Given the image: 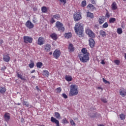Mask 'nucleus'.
I'll list each match as a JSON object with an SVG mask.
<instances>
[{
  "mask_svg": "<svg viewBox=\"0 0 126 126\" xmlns=\"http://www.w3.org/2000/svg\"><path fill=\"white\" fill-rule=\"evenodd\" d=\"M55 26L57 28L58 31H61V32H64V27H63V24L60 21H57L56 23Z\"/></svg>",
  "mask_w": 126,
  "mask_h": 126,
  "instance_id": "obj_4",
  "label": "nucleus"
},
{
  "mask_svg": "<svg viewBox=\"0 0 126 126\" xmlns=\"http://www.w3.org/2000/svg\"><path fill=\"white\" fill-rule=\"evenodd\" d=\"M23 106H26V107H29V102L27 101H23Z\"/></svg>",
  "mask_w": 126,
  "mask_h": 126,
  "instance_id": "obj_38",
  "label": "nucleus"
},
{
  "mask_svg": "<svg viewBox=\"0 0 126 126\" xmlns=\"http://www.w3.org/2000/svg\"><path fill=\"white\" fill-rule=\"evenodd\" d=\"M34 72H35V70H32L31 72V73H34Z\"/></svg>",
  "mask_w": 126,
  "mask_h": 126,
  "instance_id": "obj_58",
  "label": "nucleus"
},
{
  "mask_svg": "<svg viewBox=\"0 0 126 126\" xmlns=\"http://www.w3.org/2000/svg\"><path fill=\"white\" fill-rule=\"evenodd\" d=\"M51 122L56 124V126H60V121H59V120H57V119L55 118L54 117H52L51 118Z\"/></svg>",
  "mask_w": 126,
  "mask_h": 126,
  "instance_id": "obj_12",
  "label": "nucleus"
},
{
  "mask_svg": "<svg viewBox=\"0 0 126 126\" xmlns=\"http://www.w3.org/2000/svg\"><path fill=\"white\" fill-rule=\"evenodd\" d=\"M97 89H98L99 90H100V89H101V90H103V89H102V88H101L100 87H98Z\"/></svg>",
  "mask_w": 126,
  "mask_h": 126,
  "instance_id": "obj_57",
  "label": "nucleus"
},
{
  "mask_svg": "<svg viewBox=\"0 0 126 126\" xmlns=\"http://www.w3.org/2000/svg\"><path fill=\"white\" fill-rule=\"evenodd\" d=\"M102 80H103V82H104V83H105V84H107V83H108L109 84H110V82L107 81L106 79H105V78H103Z\"/></svg>",
  "mask_w": 126,
  "mask_h": 126,
  "instance_id": "obj_47",
  "label": "nucleus"
},
{
  "mask_svg": "<svg viewBox=\"0 0 126 126\" xmlns=\"http://www.w3.org/2000/svg\"><path fill=\"white\" fill-rule=\"evenodd\" d=\"M64 36L66 39H69L71 38V36H72V34H71V32H68L65 33L64 34Z\"/></svg>",
  "mask_w": 126,
  "mask_h": 126,
  "instance_id": "obj_23",
  "label": "nucleus"
},
{
  "mask_svg": "<svg viewBox=\"0 0 126 126\" xmlns=\"http://www.w3.org/2000/svg\"><path fill=\"white\" fill-rule=\"evenodd\" d=\"M1 70L4 71L6 69V67L5 66H4L1 67Z\"/></svg>",
  "mask_w": 126,
  "mask_h": 126,
  "instance_id": "obj_51",
  "label": "nucleus"
},
{
  "mask_svg": "<svg viewBox=\"0 0 126 126\" xmlns=\"http://www.w3.org/2000/svg\"><path fill=\"white\" fill-rule=\"evenodd\" d=\"M86 33L89 35V37H90V38H95V33L91 31L90 29L86 30Z\"/></svg>",
  "mask_w": 126,
  "mask_h": 126,
  "instance_id": "obj_6",
  "label": "nucleus"
},
{
  "mask_svg": "<svg viewBox=\"0 0 126 126\" xmlns=\"http://www.w3.org/2000/svg\"><path fill=\"white\" fill-rule=\"evenodd\" d=\"M17 77H18V78H20V79H21L22 80H24V81L26 80V79H25V78L23 77L22 75H21L19 73H17Z\"/></svg>",
  "mask_w": 126,
  "mask_h": 126,
  "instance_id": "obj_26",
  "label": "nucleus"
},
{
  "mask_svg": "<svg viewBox=\"0 0 126 126\" xmlns=\"http://www.w3.org/2000/svg\"><path fill=\"white\" fill-rule=\"evenodd\" d=\"M101 63L102 64H105V62H104V60H102V61H101Z\"/></svg>",
  "mask_w": 126,
  "mask_h": 126,
  "instance_id": "obj_56",
  "label": "nucleus"
},
{
  "mask_svg": "<svg viewBox=\"0 0 126 126\" xmlns=\"http://www.w3.org/2000/svg\"><path fill=\"white\" fill-rule=\"evenodd\" d=\"M24 42L26 44H28L29 43L30 44H32L33 42V38L31 36H24L23 37Z\"/></svg>",
  "mask_w": 126,
  "mask_h": 126,
  "instance_id": "obj_5",
  "label": "nucleus"
},
{
  "mask_svg": "<svg viewBox=\"0 0 126 126\" xmlns=\"http://www.w3.org/2000/svg\"><path fill=\"white\" fill-rule=\"evenodd\" d=\"M106 20V18L105 16H102L100 17V18L98 19V23L100 24V25H102L105 22V20Z\"/></svg>",
  "mask_w": 126,
  "mask_h": 126,
  "instance_id": "obj_14",
  "label": "nucleus"
},
{
  "mask_svg": "<svg viewBox=\"0 0 126 126\" xmlns=\"http://www.w3.org/2000/svg\"><path fill=\"white\" fill-rule=\"evenodd\" d=\"M51 38L56 41L58 39V35L56 34V33H53L50 35Z\"/></svg>",
  "mask_w": 126,
  "mask_h": 126,
  "instance_id": "obj_22",
  "label": "nucleus"
},
{
  "mask_svg": "<svg viewBox=\"0 0 126 126\" xmlns=\"http://www.w3.org/2000/svg\"><path fill=\"white\" fill-rule=\"evenodd\" d=\"M117 33L119 34H122L123 33V29L121 28L117 29Z\"/></svg>",
  "mask_w": 126,
  "mask_h": 126,
  "instance_id": "obj_37",
  "label": "nucleus"
},
{
  "mask_svg": "<svg viewBox=\"0 0 126 126\" xmlns=\"http://www.w3.org/2000/svg\"><path fill=\"white\" fill-rule=\"evenodd\" d=\"M4 118L5 122H9V120H10V114L6 112L4 115Z\"/></svg>",
  "mask_w": 126,
  "mask_h": 126,
  "instance_id": "obj_15",
  "label": "nucleus"
},
{
  "mask_svg": "<svg viewBox=\"0 0 126 126\" xmlns=\"http://www.w3.org/2000/svg\"><path fill=\"white\" fill-rule=\"evenodd\" d=\"M61 2H63V4H65L66 3V0H58Z\"/></svg>",
  "mask_w": 126,
  "mask_h": 126,
  "instance_id": "obj_48",
  "label": "nucleus"
},
{
  "mask_svg": "<svg viewBox=\"0 0 126 126\" xmlns=\"http://www.w3.org/2000/svg\"><path fill=\"white\" fill-rule=\"evenodd\" d=\"M5 91H6V89L5 87H0V93H1V94L5 93Z\"/></svg>",
  "mask_w": 126,
  "mask_h": 126,
  "instance_id": "obj_25",
  "label": "nucleus"
},
{
  "mask_svg": "<svg viewBox=\"0 0 126 126\" xmlns=\"http://www.w3.org/2000/svg\"><path fill=\"white\" fill-rule=\"evenodd\" d=\"M87 17L93 19V18H94V14L91 13V12H87Z\"/></svg>",
  "mask_w": 126,
  "mask_h": 126,
  "instance_id": "obj_19",
  "label": "nucleus"
},
{
  "mask_svg": "<svg viewBox=\"0 0 126 126\" xmlns=\"http://www.w3.org/2000/svg\"><path fill=\"white\" fill-rule=\"evenodd\" d=\"M53 54V52H51L49 53V55H52Z\"/></svg>",
  "mask_w": 126,
  "mask_h": 126,
  "instance_id": "obj_62",
  "label": "nucleus"
},
{
  "mask_svg": "<svg viewBox=\"0 0 126 126\" xmlns=\"http://www.w3.org/2000/svg\"><path fill=\"white\" fill-rule=\"evenodd\" d=\"M116 21V18H111L109 19V23H115Z\"/></svg>",
  "mask_w": 126,
  "mask_h": 126,
  "instance_id": "obj_35",
  "label": "nucleus"
},
{
  "mask_svg": "<svg viewBox=\"0 0 126 126\" xmlns=\"http://www.w3.org/2000/svg\"><path fill=\"white\" fill-rule=\"evenodd\" d=\"M89 45L91 48H93L95 45V41L93 38H90L89 40Z\"/></svg>",
  "mask_w": 126,
  "mask_h": 126,
  "instance_id": "obj_17",
  "label": "nucleus"
},
{
  "mask_svg": "<svg viewBox=\"0 0 126 126\" xmlns=\"http://www.w3.org/2000/svg\"><path fill=\"white\" fill-rule=\"evenodd\" d=\"M125 59L126 60V53H125Z\"/></svg>",
  "mask_w": 126,
  "mask_h": 126,
  "instance_id": "obj_60",
  "label": "nucleus"
},
{
  "mask_svg": "<svg viewBox=\"0 0 126 126\" xmlns=\"http://www.w3.org/2000/svg\"><path fill=\"white\" fill-rule=\"evenodd\" d=\"M74 20L75 21H79L82 18L81 14H80V12H77L75 15H74Z\"/></svg>",
  "mask_w": 126,
  "mask_h": 126,
  "instance_id": "obj_7",
  "label": "nucleus"
},
{
  "mask_svg": "<svg viewBox=\"0 0 126 126\" xmlns=\"http://www.w3.org/2000/svg\"><path fill=\"white\" fill-rule=\"evenodd\" d=\"M62 96H63V98L64 99H67V95H66V94H63Z\"/></svg>",
  "mask_w": 126,
  "mask_h": 126,
  "instance_id": "obj_50",
  "label": "nucleus"
},
{
  "mask_svg": "<svg viewBox=\"0 0 126 126\" xmlns=\"http://www.w3.org/2000/svg\"><path fill=\"white\" fill-rule=\"evenodd\" d=\"M62 123L63 124H68L69 122L66 120V118H63L62 120Z\"/></svg>",
  "mask_w": 126,
  "mask_h": 126,
  "instance_id": "obj_39",
  "label": "nucleus"
},
{
  "mask_svg": "<svg viewBox=\"0 0 126 126\" xmlns=\"http://www.w3.org/2000/svg\"><path fill=\"white\" fill-rule=\"evenodd\" d=\"M109 27V24H108L107 22H105L103 25L102 26V28H108Z\"/></svg>",
  "mask_w": 126,
  "mask_h": 126,
  "instance_id": "obj_36",
  "label": "nucleus"
},
{
  "mask_svg": "<svg viewBox=\"0 0 126 126\" xmlns=\"http://www.w3.org/2000/svg\"><path fill=\"white\" fill-rule=\"evenodd\" d=\"M36 66L37 68H41L43 66V63L42 62H37L36 63Z\"/></svg>",
  "mask_w": 126,
  "mask_h": 126,
  "instance_id": "obj_29",
  "label": "nucleus"
},
{
  "mask_svg": "<svg viewBox=\"0 0 126 126\" xmlns=\"http://www.w3.org/2000/svg\"><path fill=\"white\" fill-rule=\"evenodd\" d=\"M119 117L121 121H124V120H126V115L124 114L123 113L119 115Z\"/></svg>",
  "mask_w": 126,
  "mask_h": 126,
  "instance_id": "obj_32",
  "label": "nucleus"
},
{
  "mask_svg": "<svg viewBox=\"0 0 126 126\" xmlns=\"http://www.w3.org/2000/svg\"><path fill=\"white\" fill-rule=\"evenodd\" d=\"M74 30L76 32V34L78 35L79 37H83V27L80 23H78L76 24Z\"/></svg>",
  "mask_w": 126,
  "mask_h": 126,
  "instance_id": "obj_1",
  "label": "nucleus"
},
{
  "mask_svg": "<svg viewBox=\"0 0 126 126\" xmlns=\"http://www.w3.org/2000/svg\"><path fill=\"white\" fill-rule=\"evenodd\" d=\"M81 52L83 53L82 54V55H87V54H89V53H88V52L87 51V49H86V48H83L82 49Z\"/></svg>",
  "mask_w": 126,
  "mask_h": 126,
  "instance_id": "obj_27",
  "label": "nucleus"
},
{
  "mask_svg": "<svg viewBox=\"0 0 126 126\" xmlns=\"http://www.w3.org/2000/svg\"><path fill=\"white\" fill-rule=\"evenodd\" d=\"M56 93H61L62 92V88L61 87H59L56 89Z\"/></svg>",
  "mask_w": 126,
  "mask_h": 126,
  "instance_id": "obj_41",
  "label": "nucleus"
},
{
  "mask_svg": "<svg viewBox=\"0 0 126 126\" xmlns=\"http://www.w3.org/2000/svg\"><path fill=\"white\" fill-rule=\"evenodd\" d=\"M53 17L55 19H57V20H59V19H60L61 16H60V14H57L56 15H54L53 16Z\"/></svg>",
  "mask_w": 126,
  "mask_h": 126,
  "instance_id": "obj_34",
  "label": "nucleus"
},
{
  "mask_svg": "<svg viewBox=\"0 0 126 126\" xmlns=\"http://www.w3.org/2000/svg\"><path fill=\"white\" fill-rule=\"evenodd\" d=\"M105 16L106 17H107V18H110V17L111 16L110 15V13L109 12H107L105 14Z\"/></svg>",
  "mask_w": 126,
  "mask_h": 126,
  "instance_id": "obj_45",
  "label": "nucleus"
},
{
  "mask_svg": "<svg viewBox=\"0 0 126 126\" xmlns=\"http://www.w3.org/2000/svg\"><path fill=\"white\" fill-rule=\"evenodd\" d=\"M33 11H37V7H34L33 8Z\"/></svg>",
  "mask_w": 126,
  "mask_h": 126,
  "instance_id": "obj_55",
  "label": "nucleus"
},
{
  "mask_svg": "<svg viewBox=\"0 0 126 126\" xmlns=\"http://www.w3.org/2000/svg\"><path fill=\"white\" fill-rule=\"evenodd\" d=\"M88 7H89L91 9H94L95 7L92 4H89L88 5Z\"/></svg>",
  "mask_w": 126,
  "mask_h": 126,
  "instance_id": "obj_40",
  "label": "nucleus"
},
{
  "mask_svg": "<svg viewBox=\"0 0 126 126\" xmlns=\"http://www.w3.org/2000/svg\"><path fill=\"white\" fill-rule=\"evenodd\" d=\"M98 126H104V125H101V124H100V125H98Z\"/></svg>",
  "mask_w": 126,
  "mask_h": 126,
  "instance_id": "obj_61",
  "label": "nucleus"
},
{
  "mask_svg": "<svg viewBox=\"0 0 126 126\" xmlns=\"http://www.w3.org/2000/svg\"><path fill=\"white\" fill-rule=\"evenodd\" d=\"M44 49L46 52H50L51 51V44L47 43L43 46Z\"/></svg>",
  "mask_w": 126,
  "mask_h": 126,
  "instance_id": "obj_13",
  "label": "nucleus"
},
{
  "mask_svg": "<svg viewBox=\"0 0 126 126\" xmlns=\"http://www.w3.org/2000/svg\"><path fill=\"white\" fill-rule=\"evenodd\" d=\"M50 22L51 23H55V22H56V21L55 20L53 17L51 18Z\"/></svg>",
  "mask_w": 126,
  "mask_h": 126,
  "instance_id": "obj_49",
  "label": "nucleus"
},
{
  "mask_svg": "<svg viewBox=\"0 0 126 126\" xmlns=\"http://www.w3.org/2000/svg\"><path fill=\"white\" fill-rule=\"evenodd\" d=\"M68 49L69 50V53H72V52L74 51V47H73V45L71 43L69 44Z\"/></svg>",
  "mask_w": 126,
  "mask_h": 126,
  "instance_id": "obj_21",
  "label": "nucleus"
},
{
  "mask_svg": "<svg viewBox=\"0 0 126 126\" xmlns=\"http://www.w3.org/2000/svg\"><path fill=\"white\" fill-rule=\"evenodd\" d=\"M43 74L45 76H49V75H50V73L48 70H44L43 71Z\"/></svg>",
  "mask_w": 126,
  "mask_h": 126,
  "instance_id": "obj_30",
  "label": "nucleus"
},
{
  "mask_svg": "<svg viewBox=\"0 0 126 126\" xmlns=\"http://www.w3.org/2000/svg\"><path fill=\"white\" fill-rule=\"evenodd\" d=\"M99 34L100 35V36H101V37H106V36H107V33H106V32L103 30H101L100 31H99Z\"/></svg>",
  "mask_w": 126,
  "mask_h": 126,
  "instance_id": "obj_24",
  "label": "nucleus"
},
{
  "mask_svg": "<svg viewBox=\"0 0 126 126\" xmlns=\"http://www.w3.org/2000/svg\"><path fill=\"white\" fill-rule=\"evenodd\" d=\"M91 3H93V4H96V2H95L94 0H92Z\"/></svg>",
  "mask_w": 126,
  "mask_h": 126,
  "instance_id": "obj_54",
  "label": "nucleus"
},
{
  "mask_svg": "<svg viewBox=\"0 0 126 126\" xmlns=\"http://www.w3.org/2000/svg\"><path fill=\"white\" fill-rule=\"evenodd\" d=\"M78 87L76 85H71L69 92L70 96H76L78 94Z\"/></svg>",
  "mask_w": 126,
  "mask_h": 126,
  "instance_id": "obj_2",
  "label": "nucleus"
},
{
  "mask_svg": "<svg viewBox=\"0 0 126 126\" xmlns=\"http://www.w3.org/2000/svg\"><path fill=\"white\" fill-rule=\"evenodd\" d=\"M79 59L82 63H87L89 61V54H79Z\"/></svg>",
  "mask_w": 126,
  "mask_h": 126,
  "instance_id": "obj_3",
  "label": "nucleus"
},
{
  "mask_svg": "<svg viewBox=\"0 0 126 126\" xmlns=\"http://www.w3.org/2000/svg\"><path fill=\"white\" fill-rule=\"evenodd\" d=\"M41 11L43 13H46L48 11V8L46 6H42L41 7Z\"/></svg>",
  "mask_w": 126,
  "mask_h": 126,
  "instance_id": "obj_31",
  "label": "nucleus"
},
{
  "mask_svg": "<svg viewBox=\"0 0 126 126\" xmlns=\"http://www.w3.org/2000/svg\"><path fill=\"white\" fill-rule=\"evenodd\" d=\"M29 66L30 68H33V67L35 66V63H34V62L32 60H31V63L29 64Z\"/></svg>",
  "mask_w": 126,
  "mask_h": 126,
  "instance_id": "obj_28",
  "label": "nucleus"
},
{
  "mask_svg": "<svg viewBox=\"0 0 126 126\" xmlns=\"http://www.w3.org/2000/svg\"><path fill=\"white\" fill-rule=\"evenodd\" d=\"M111 9L112 10H116L118 9V5H117L116 2H113L111 4Z\"/></svg>",
  "mask_w": 126,
  "mask_h": 126,
  "instance_id": "obj_18",
  "label": "nucleus"
},
{
  "mask_svg": "<svg viewBox=\"0 0 126 126\" xmlns=\"http://www.w3.org/2000/svg\"><path fill=\"white\" fill-rule=\"evenodd\" d=\"M26 27L29 28V29H32V28H34V25L30 20H28L26 23Z\"/></svg>",
  "mask_w": 126,
  "mask_h": 126,
  "instance_id": "obj_9",
  "label": "nucleus"
},
{
  "mask_svg": "<svg viewBox=\"0 0 126 126\" xmlns=\"http://www.w3.org/2000/svg\"><path fill=\"white\" fill-rule=\"evenodd\" d=\"M32 78H35V76H32Z\"/></svg>",
  "mask_w": 126,
  "mask_h": 126,
  "instance_id": "obj_63",
  "label": "nucleus"
},
{
  "mask_svg": "<svg viewBox=\"0 0 126 126\" xmlns=\"http://www.w3.org/2000/svg\"><path fill=\"white\" fill-rule=\"evenodd\" d=\"M65 79L68 82H70V81H72V77L71 75H66L65 76Z\"/></svg>",
  "mask_w": 126,
  "mask_h": 126,
  "instance_id": "obj_20",
  "label": "nucleus"
},
{
  "mask_svg": "<svg viewBox=\"0 0 126 126\" xmlns=\"http://www.w3.org/2000/svg\"><path fill=\"white\" fill-rule=\"evenodd\" d=\"M114 63H115V64H117V65H119L121 62L120 61V60H116L114 61Z\"/></svg>",
  "mask_w": 126,
  "mask_h": 126,
  "instance_id": "obj_44",
  "label": "nucleus"
},
{
  "mask_svg": "<svg viewBox=\"0 0 126 126\" xmlns=\"http://www.w3.org/2000/svg\"><path fill=\"white\" fill-rule=\"evenodd\" d=\"M2 43H3V40L0 39V46H1V45H2Z\"/></svg>",
  "mask_w": 126,
  "mask_h": 126,
  "instance_id": "obj_53",
  "label": "nucleus"
},
{
  "mask_svg": "<svg viewBox=\"0 0 126 126\" xmlns=\"http://www.w3.org/2000/svg\"><path fill=\"white\" fill-rule=\"evenodd\" d=\"M35 89H36V90H37L38 91H40L41 92V90H40V89L39 88V87H38V86H36L35 87Z\"/></svg>",
  "mask_w": 126,
  "mask_h": 126,
  "instance_id": "obj_52",
  "label": "nucleus"
},
{
  "mask_svg": "<svg viewBox=\"0 0 126 126\" xmlns=\"http://www.w3.org/2000/svg\"><path fill=\"white\" fill-rule=\"evenodd\" d=\"M17 105H18V106H20V105H21V103H17Z\"/></svg>",
  "mask_w": 126,
  "mask_h": 126,
  "instance_id": "obj_59",
  "label": "nucleus"
},
{
  "mask_svg": "<svg viewBox=\"0 0 126 126\" xmlns=\"http://www.w3.org/2000/svg\"><path fill=\"white\" fill-rule=\"evenodd\" d=\"M81 6L82 7H84L86 6V0H83L82 2Z\"/></svg>",
  "mask_w": 126,
  "mask_h": 126,
  "instance_id": "obj_42",
  "label": "nucleus"
},
{
  "mask_svg": "<svg viewBox=\"0 0 126 126\" xmlns=\"http://www.w3.org/2000/svg\"><path fill=\"white\" fill-rule=\"evenodd\" d=\"M61 56V51L56 50L53 53V57L55 58V59H58L60 58Z\"/></svg>",
  "mask_w": 126,
  "mask_h": 126,
  "instance_id": "obj_10",
  "label": "nucleus"
},
{
  "mask_svg": "<svg viewBox=\"0 0 126 126\" xmlns=\"http://www.w3.org/2000/svg\"><path fill=\"white\" fill-rule=\"evenodd\" d=\"M70 124H71V126H76L75 123H74V121H73V120L72 119L70 120Z\"/></svg>",
  "mask_w": 126,
  "mask_h": 126,
  "instance_id": "obj_43",
  "label": "nucleus"
},
{
  "mask_svg": "<svg viewBox=\"0 0 126 126\" xmlns=\"http://www.w3.org/2000/svg\"><path fill=\"white\" fill-rule=\"evenodd\" d=\"M45 44V39L43 37H39L37 40V45L39 46H42Z\"/></svg>",
  "mask_w": 126,
  "mask_h": 126,
  "instance_id": "obj_8",
  "label": "nucleus"
},
{
  "mask_svg": "<svg viewBox=\"0 0 126 126\" xmlns=\"http://www.w3.org/2000/svg\"><path fill=\"white\" fill-rule=\"evenodd\" d=\"M119 94L122 96V97H125L126 96V90L122 88L119 91Z\"/></svg>",
  "mask_w": 126,
  "mask_h": 126,
  "instance_id": "obj_11",
  "label": "nucleus"
},
{
  "mask_svg": "<svg viewBox=\"0 0 126 126\" xmlns=\"http://www.w3.org/2000/svg\"><path fill=\"white\" fill-rule=\"evenodd\" d=\"M32 22L33 23H35V21L34 20H33V21H32Z\"/></svg>",
  "mask_w": 126,
  "mask_h": 126,
  "instance_id": "obj_64",
  "label": "nucleus"
},
{
  "mask_svg": "<svg viewBox=\"0 0 126 126\" xmlns=\"http://www.w3.org/2000/svg\"><path fill=\"white\" fill-rule=\"evenodd\" d=\"M101 101H102V102H103V103H107V99H106L105 98H101Z\"/></svg>",
  "mask_w": 126,
  "mask_h": 126,
  "instance_id": "obj_46",
  "label": "nucleus"
},
{
  "mask_svg": "<svg viewBox=\"0 0 126 126\" xmlns=\"http://www.w3.org/2000/svg\"><path fill=\"white\" fill-rule=\"evenodd\" d=\"M54 116L55 117V118H56V119H58V120H60V119H61V115L60 114V113H59V112H55L54 113Z\"/></svg>",
  "mask_w": 126,
  "mask_h": 126,
  "instance_id": "obj_33",
  "label": "nucleus"
},
{
  "mask_svg": "<svg viewBox=\"0 0 126 126\" xmlns=\"http://www.w3.org/2000/svg\"><path fill=\"white\" fill-rule=\"evenodd\" d=\"M3 60L4 62H5L6 63H8L10 61V57H9V55H5L3 57Z\"/></svg>",
  "mask_w": 126,
  "mask_h": 126,
  "instance_id": "obj_16",
  "label": "nucleus"
}]
</instances>
